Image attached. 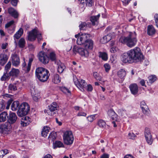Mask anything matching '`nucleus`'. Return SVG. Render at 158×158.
Masks as SVG:
<instances>
[{
  "instance_id": "37998d69",
  "label": "nucleus",
  "mask_w": 158,
  "mask_h": 158,
  "mask_svg": "<svg viewBox=\"0 0 158 158\" xmlns=\"http://www.w3.org/2000/svg\"><path fill=\"white\" fill-rule=\"evenodd\" d=\"M56 134L54 132H52L49 135L48 138L50 139V140L51 139L52 141H53L56 138Z\"/></svg>"
},
{
  "instance_id": "473e14b6",
  "label": "nucleus",
  "mask_w": 158,
  "mask_h": 158,
  "mask_svg": "<svg viewBox=\"0 0 158 158\" xmlns=\"http://www.w3.org/2000/svg\"><path fill=\"white\" fill-rule=\"evenodd\" d=\"M88 24L84 22H81L79 25L80 29L81 30H85L87 29Z\"/></svg>"
},
{
  "instance_id": "a18cd8bd",
  "label": "nucleus",
  "mask_w": 158,
  "mask_h": 158,
  "mask_svg": "<svg viewBox=\"0 0 158 158\" xmlns=\"http://www.w3.org/2000/svg\"><path fill=\"white\" fill-rule=\"evenodd\" d=\"M94 76L97 80L101 81L102 80V77L97 72H94L93 73Z\"/></svg>"
},
{
  "instance_id": "864d4df0",
  "label": "nucleus",
  "mask_w": 158,
  "mask_h": 158,
  "mask_svg": "<svg viewBox=\"0 0 158 158\" xmlns=\"http://www.w3.org/2000/svg\"><path fill=\"white\" fill-rule=\"evenodd\" d=\"M11 65V63L10 61L8 62L7 64L5 66V69L6 70V72H7L8 69L10 68Z\"/></svg>"
},
{
  "instance_id": "ddd939ff",
  "label": "nucleus",
  "mask_w": 158,
  "mask_h": 158,
  "mask_svg": "<svg viewBox=\"0 0 158 158\" xmlns=\"http://www.w3.org/2000/svg\"><path fill=\"white\" fill-rule=\"evenodd\" d=\"M49 109L50 110V112H48V114L51 116H53L55 114V112L54 111L57 109L58 108V105L56 102H53L50 106H48Z\"/></svg>"
},
{
  "instance_id": "c03bdc74",
  "label": "nucleus",
  "mask_w": 158,
  "mask_h": 158,
  "mask_svg": "<svg viewBox=\"0 0 158 158\" xmlns=\"http://www.w3.org/2000/svg\"><path fill=\"white\" fill-rule=\"evenodd\" d=\"M156 79V77L155 75H152L149 77V82L152 84Z\"/></svg>"
},
{
  "instance_id": "0eeeda50",
  "label": "nucleus",
  "mask_w": 158,
  "mask_h": 158,
  "mask_svg": "<svg viewBox=\"0 0 158 158\" xmlns=\"http://www.w3.org/2000/svg\"><path fill=\"white\" fill-rule=\"evenodd\" d=\"M64 143L67 145L72 144L73 141L74 137L72 132L67 131L64 132L63 136Z\"/></svg>"
},
{
  "instance_id": "dca6fc26",
  "label": "nucleus",
  "mask_w": 158,
  "mask_h": 158,
  "mask_svg": "<svg viewBox=\"0 0 158 158\" xmlns=\"http://www.w3.org/2000/svg\"><path fill=\"white\" fill-rule=\"evenodd\" d=\"M78 52L82 56L87 57L89 55L88 51L84 48H79L77 49Z\"/></svg>"
},
{
  "instance_id": "774afa93",
  "label": "nucleus",
  "mask_w": 158,
  "mask_h": 158,
  "mask_svg": "<svg viewBox=\"0 0 158 158\" xmlns=\"http://www.w3.org/2000/svg\"><path fill=\"white\" fill-rule=\"evenodd\" d=\"M86 115V114L84 112H79L77 114L78 116H85Z\"/></svg>"
},
{
  "instance_id": "3c124183",
  "label": "nucleus",
  "mask_w": 158,
  "mask_h": 158,
  "mask_svg": "<svg viewBox=\"0 0 158 158\" xmlns=\"http://www.w3.org/2000/svg\"><path fill=\"white\" fill-rule=\"evenodd\" d=\"M8 77L9 76L8 74L7 73H5L1 77V81H5L7 79H8Z\"/></svg>"
},
{
  "instance_id": "c9c22d12",
  "label": "nucleus",
  "mask_w": 158,
  "mask_h": 158,
  "mask_svg": "<svg viewBox=\"0 0 158 158\" xmlns=\"http://www.w3.org/2000/svg\"><path fill=\"white\" fill-rule=\"evenodd\" d=\"M17 88L15 85L10 84H9L8 87V90L9 92H11L16 90Z\"/></svg>"
},
{
  "instance_id": "72a5a7b5",
  "label": "nucleus",
  "mask_w": 158,
  "mask_h": 158,
  "mask_svg": "<svg viewBox=\"0 0 158 158\" xmlns=\"http://www.w3.org/2000/svg\"><path fill=\"white\" fill-rule=\"evenodd\" d=\"M19 69L13 68L10 72L9 74L10 76H16L19 74Z\"/></svg>"
},
{
  "instance_id": "c756f323",
  "label": "nucleus",
  "mask_w": 158,
  "mask_h": 158,
  "mask_svg": "<svg viewBox=\"0 0 158 158\" xmlns=\"http://www.w3.org/2000/svg\"><path fill=\"white\" fill-rule=\"evenodd\" d=\"M61 78L58 74H54L52 78V81L55 84H58L60 82Z\"/></svg>"
},
{
  "instance_id": "4c0bfd02",
  "label": "nucleus",
  "mask_w": 158,
  "mask_h": 158,
  "mask_svg": "<svg viewBox=\"0 0 158 158\" xmlns=\"http://www.w3.org/2000/svg\"><path fill=\"white\" fill-rule=\"evenodd\" d=\"M25 43V39L23 38H21L19 41V47L21 48H23L24 47Z\"/></svg>"
},
{
  "instance_id": "bb28decb",
  "label": "nucleus",
  "mask_w": 158,
  "mask_h": 158,
  "mask_svg": "<svg viewBox=\"0 0 158 158\" xmlns=\"http://www.w3.org/2000/svg\"><path fill=\"white\" fill-rule=\"evenodd\" d=\"M50 130V128L49 127L47 126L44 127L41 131L42 136L44 137H46L47 135V134L49 132Z\"/></svg>"
},
{
  "instance_id": "aec40b11",
  "label": "nucleus",
  "mask_w": 158,
  "mask_h": 158,
  "mask_svg": "<svg viewBox=\"0 0 158 158\" xmlns=\"http://www.w3.org/2000/svg\"><path fill=\"white\" fill-rule=\"evenodd\" d=\"M8 56L6 54H0V64L3 65L7 62Z\"/></svg>"
},
{
  "instance_id": "e2e57ef3",
  "label": "nucleus",
  "mask_w": 158,
  "mask_h": 158,
  "mask_svg": "<svg viewBox=\"0 0 158 158\" xmlns=\"http://www.w3.org/2000/svg\"><path fill=\"white\" fill-rule=\"evenodd\" d=\"M145 106H147L146 105L145 102L143 101L141 102L140 103V107L141 108H144Z\"/></svg>"
},
{
  "instance_id": "412c9836",
  "label": "nucleus",
  "mask_w": 158,
  "mask_h": 158,
  "mask_svg": "<svg viewBox=\"0 0 158 158\" xmlns=\"http://www.w3.org/2000/svg\"><path fill=\"white\" fill-rule=\"evenodd\" d=\"M113 37L111 36V34H110L107 35L106 36H103L100 39V42L102 44H105L109 41Z\"/></svg>"
},
{
  "instance_id": "49530a36",
  "label": "nucleus",
  "mask_w": 158,
  "mask_h": 158,
  "mask_svg": "<svg viewBox=\"0 0 158 158\" xmlns=\"http://www.w3.org/2000/svg\"><path fill=\"white\" fill-rule=\"evenodd\" d=\"M49 58L52 61H54L56 59V55L54 52H51L49 55Z\"/></svg>"
},
{
  "instance_id": "5701e85b",
  "label": "nucleus",
  "mask_w": 158,
  "mask_h": 158,
  "mask_svg": "<svg viewBox=\"0 0 158 158\" xmlns=\"http://www.w3.org/2000/svg\"><path fill=\"white\" fill-rule=\"evenodd\" d=\"M126 73L125 70L123 69H121L117 72V75L120 79L124 80L126 75Z\"/></svg>"
},
{
  "instance_id": "6e6552de",
  "label": "nucleus",
  "mask_w": 158,
  "mask_h": 158,
  "mask_svg": "<svg viewBox=\"0 0 158 158\" xmlns=\"http://www.w3.org/2000/svg\"><path fill=\"white\" fill-rule=\"evenodd\" d=\"M73 81L75 85L81 91H84V89L86 87L87 84L85 81L82 79L78 80L75 76H73Z\"/></svg>"
},
{
  "instance_id": "39448f33",
  "label": "nucleus",
  "mask_w": 158,
  "mask_h": 158,
  "mask_svg": "<svg viewBox=\"0 0 158 158\" xmlns=\"http://www.w3.org/2000/svg\"><path fill=\"white\" fill-rule=\"evenodd\" d=\"M30 107L28 104L26 102H23L21 104L18 111V115L22 117L27 114L30 110Z\"/></svg>"
},
{
  "instance_id": "2eb2a0df",
  "label": "nucleus",
  "mask_w": 158,
  "mask_h": 158,
  "mask_svg": "<svg viewBox=\"0 0 158 158\" xmlns=\"http://www.w3.org/2000/svg\"><path fill=\"white\" fill-rule=\"evenodd\" d=\"M8 117L7 122L11 124L15 123L17 119V116L15 113H11L9 114Z\"/></svg>"
},
{
  "instance_id": "b1692460",
  "label": "nucleus",
  "mask_w": 158,
  "mask_h": 158,
  "mask_svg": "<svg viewBox=\"0 0 158 158\" xmlns=\"http://www.w3.org/2000/svg\"><path fill=\"white\" fill-rule=\"evenodd\" d=\"M107 113L108 116L112 120H114L116 119L117 115L113 110L110 109L108 111Z\"/></svg>"
},
{
  "instance_id": "338daca9",
  "label": "nucleus",
  "mask_w": 158,
  "mask_h": 158,
  "mask_svg": "<svg viewBox=\"0 0 158 158\" xmlns=\"http://www.w3.org/2000/svg\"><path fill=\"white\" fill-rule=\"evenodd\" d=\"M87 90L89 91H91L93 89V87L91 85H89L87 86Z\"/></svg>"
},
{
  "instance_id": "5fc2aeb1",
  "label": "nucleus",
  "mask_w": 158,
  "mask_h": 158,
  "mask_svg": "<svg viewBox=\"0 0 158 158\" xmlns=\"http://www.w3.org/2000/svg\"><path fill=\"white\" fill-rule=\"evenodd\" d=\"M154 20L156 23V26L158 27V14H156L154 16Z\"/></svg>"
},
{
  "instance_id": "c85d7f7f",
  "label": "nucleus",
  "mask_w": 158,
  "mask_h": 158,
  "mask_svg": "<svg viewBox=\"0 0 158 158\" xmlns=\"http://www.w3.org/2000/svg\"><path fill=\"white\" fill-rule=\"evenodd\" d=\"M100 16V14L96 16H91L90 18V20L92 22L93 25H95L98 23V20Z\"/></svg>"
},
{
  "instance_id": "0e129e2a",
  "label": "nucleus",
  "mask_w": 158,
  "mask_h": 158,
  "mask_svg": "<svg viewBox=\"0 0 158 158\" xmlns=\"http://www.w3.org/2000/svg\"><path fill=\"white\" fill-rule=\"evenodd\" d=\"M109 154L105 153L101 156L100 158H109Z\"/></svg>"
},
{
  "instance_id": "ea45409f",
  "label": "nucleus",
  "mask_w": 158,
  "mask_h": 158,
  "mask_svg": "<svg viewBox=\"0 0 158 158\" xmlns=\"http://www.w3.org/2000/svg\"><path fill=\"white\" fill-rule=\"evenodd\" d=\"M34 56H31L29 58V62L28 64L27 68V72H28L30 70L31 66V64L32 62Z\"/></svg>"
},
{
  "instance_id": "4d7b16f0",
  "label": "nucleus",
  "mask_w": 158,
  "mask_h": 158,
  "mask_svg": "<svg viewBox=\"0 0 158 158\" xmlns=\"http://www.w3.org/2000/svg\"><path fill=\"white\" fill-rule=\"evenodd\" d=\"M14 23V20H11L8 23L6 24L5 27L6 28H8L10 27L11 25H12Z\"/></svg>"
},
{
  "instance_id": "7c9ffc66",
  "label": "nucleus",
  "mask_w": 158,
  "mask_h": 158,
  "mask_svg": "<svg viewBox=\"0 0 158 158\" xmlns=\"http://www.w3.org/2000/svg\"><path fill=\"white\" fill-rule=\"evenodd\" d=\"M19 103L18 101L14 102L11 105V108L12 110L15 111L18 109H19Z\"/></svg>"
},
{
  "instance_id": "de8ad7c7",
  "label": "nucleus",
  "mask_w": 158,
  "mask_h": 158,
  "mask_svg": "<svg viewBox=\"0 0 158 158\" xmlns=\"http://www.w3.org/2000/svg\"><path fill=\"white\" fill-rule=\"evenodd\" d=\"M135 137V134L132 132H130L128 134V138L130 139H133Z\"/></svg>"
},
{
  "instance_id": "a19ab883",
  "label": "nucleus",
  "mask_w": 158,
  "mask_h": 158,
  "mask_svg": "<svg viewBox=\"0 0 158 158\" xmlns=\"http://www.w3.org/2000/svg\"><path fill=\"white\" fill-rule=\"evenodd\" d=\"M143 112L146 115H148L150 113V110L148 106H145L144 108H142Z\"/></svg>"
},
{
  "instance_id": "a211bd4d",
  "label": "nucleus",
  "mask_w": 158,
  "mask_h": 158,
  "mask_svg": "<svg viewBox=\"0 0 158 158\" xmlns=\"http://www.w3.org/2000/svg\"><path fill=\"white\" fill-rule=\"evenodd\" d=\"M129 88L131 93L133 95L137 94L138 92V88L136 84H131L129 86Z\"/></svg>"
},
{
  "instance_id": "f704fd0d",
  "label": "nucleus",
  "mask_w": 158,
  "mask_h": 158,
  "mask_svg": "<svg viewBox=\"0 0 158 158\" xmlns=\"http://www.w3.org/2000/svg\"><path fill=\"white\" fill-rule=\"evenodd\" d=\"M64 145L62 142L60 141H56L53 143V148H60L63 147Z\"/></svg>"
},
{
  "instance_id": "cd10ccee",
  "label": "nucleus",
  "mask_w": 158,
  "mask_h": 158,
  "mask_svg": "<svg viewBox=\"0 0 158 158\" xmlns=\"http://www.w3.org/2000/svg\"><path fill=\"white\" fill-rule=\"evenodd\" d=\"M8 114L6 112L4 111L0 114V122H5L8 117Z\"/></svg>"
},
{
  "instance_id": "423d86ee",
  "label": "nucleus",
  "mask_w": 158,
  "mask_h": 158,
  "mask_svg": "<svg viewBox=\"0 0 158 158\" xmlns=\"http://www.w3.org/2000/svg\"><path fill=\"white\" fill-rule=\"evenodd\" d=\"M38 38L39 42L42 39L41 34L36 29H34L29 32L28 39L30 41L35 40L36 38Z\"/></svg>"
},
{
  "instance_id": "1a4fd4ad",
  "label": "nucleus",
  "mask_w": 158,
  "mask_h": 158,
  "mask_svg": "<svg viewBox=\"0 0 158 158\" xmlns=\"http://www.w3.org/2000/svg\"><path fill=\"white\" fill-rule=\"evenodd\" d=\"M11 129V125L7 122L0 126V132L1 133L7 134Z\"/></svg>"
},
{
  "instance_id": "79ce46f5",
  "label": "nucleus",
  "mask_w": 158,
  "mask_h": 158,
  "mask_svg": "<svg viewBox=\"0 0 158 158\" xmlns=\"http://www.w3.org/2000/svg\"><path fill=\"white\" fill-rule=\"evenodd\" d=\"M5 107V104L4 101L2 99H0V112L3 110Z\"/></svg>"
},
{
  "instance_id": "4be33fe9",
  "label": "nucleus",
  "mask_w": 158,
  "mask_h": 158,
  "mask_svg": "<svg viewBox=\"0 0 158 158\" xmlns=\"http://www.w3.org/2000/svg\"><path fill=\"white\" fill-rule=\"evenodd\" d=\"M8 12L9 14L15 18H18L19 14L18 12L13 8L12 7L9 8L8 10Z\"/></svg>"
},
{
  "instance_id": "09e8293b",
  "label": "nucleus",
  "mask_w": 158,
  "mask_h": 158,
  "mask_svg": "<svg viewBox=\"0 0 158 158\" xmlns=\"http://www.w3.org/2000/svg\"><path fill=\"white\" fill-rule=\"evenodd\" d=\"M104 67L105 68V70L106 72H108L110 69V67L108 64H104Z\"/></svg>"
},
{
  "instance_id": "69168bd1",
  "label": "nucleus",
  "mask_w": 158,
  "mask_h": 158,
  "mask_svg": "<svg viewBox=\"0 0 158 158\" xmlns=\"http://www.w3.org/2000/svg\"><path fill=\"white\" fill-rule=\"evenodd\" d=\"M22 66H23V67L24 68L23 69L24 70H25L27 72V66L26 63L25 61L23 64Z\"/></svg>"
},
{
  "instance_id": "9b49d317",
  "label": "nucleus",
  "mask_w": 158,
  "mask_h": 158,
  "mask_svg": "<svg viewBox=\"0 0 158 158\" xmlns=\"http://www.w3.org/2000/svg\"><path fill=\"white\" fill-rule=\"evenodd\" d=\"M31 92L33 100L35 102H38L40 98L39 94L38 91L36 90L35 86L31 87Z\"/></svg>"
},
{
  "instance_id": "bf43d9fd",
  "label": "nucleus",
  "mask_w": 158,
  "mask_h": 158,
  "mask_svg": "<svg viewBox=\"0 0 158 158\" xmlns=\"http://www.w3.org/2000/svg\"><path fill=\"white\" fill-rule=\"evenodd\" d=\"M10 1H11V3L13 6H17L18 0H10Z\"/></svg>"
},
{
  "instance_id": "4468645a",
  "label": "nucleus",
  "mask_w": 158,
  "mask_h": 158,
  "mask_svg": "<svg viewBox=\"0 0 158 158\" xmlns=\"http://www.w3.org/2000/svg\"><path fill=\"white\" fill-rule=\"evenodd\" d=\"M145 133V136L147 143L150 145L152 144L153 139L150 130L148 129H146Z\"/></svg>"
},
{
  "instance_id": "9d476101",
  "label": "nucleus",
  "mask_w": 158,
  "mask_h": 158,
  "mask_svg": "<svg viewBox=\"0 0 158 158\" xmlns=\"http://www.w3.org/2000/svg\"><path fill=\"white\" fill-rule=\"evenodd\" d=\"M39 59L40 61L44 64H46L48 63L49 58L46 54L42 52H40L39 54Z\"/></svg>"
},
{
  "instance_id": "e433bc0d",
  "label": "nucleus",
  "mask_w": 158,
  "mask_h": 158,
  "mask_svg": "<svg viewBox=\"0 0 158 158\" xmlns=\"http://www.w3.org/2000/svg\"><path fill=\"white\" fill-rule=\"evenodd\" d=\"M98 125L100 127L104 128L106 126V123L103 120L100 119L98 122Z\"/></svg>"
},
{
  "instance_id": "052dcab7",
  "label": "nucleus",
  "mask_w": 158,
  "mask_h": 158,
  "mask_svg": "<svg viewBox=\"0 0 158 158\" xmlns=\"http://www.w3.org/2000/svg\"><path fill=\"white\" fill-rule=\"evenodd\" d=\"M21 124L22 126L24 127L26 126L29 124L28 123V122H24L22 120L21 122Z\"/></svg>"
},
{
  "instance_id": "6ab92c4d",
  "label": "nucleus",
  "mask_w": 158,
  "mask_h": 158,
  "mask_svg": "<svg viewBox=\"0 0 158 158\" xmlns=\"http://www.w3.org/2000/svg\"><path fill=\"white\" fill-rule=\"evenodd\" d=\"M56 63L57 65V71L59 73H61L65 68V66L64 64L61 63L60 60L56 61Z\"/></svg>"
},
{
  "instance_id": "f8f14e48",
  "label": "nucleus",
  "mask_w": 158,
  "mask_h": 158,
  "mask_svg": "<svg viewBox=\"0 0 158 158\" xmlns=\"http://www.w3.org/2000/svg\"><path fill=\"white\" fill-rule=\"evenodd\" d=\"M11 58L13 65L17 66L19 64L20 62L19 58L16 53L12 54Z\"/></svg>"
},
{
  "instance_id": "393cba45",
  "label": "nucleus",
  "mask_w": 158,
  "mask_h": 158,
  "mask_svg": "<svg viewBox=\"0 0 158 158\" xmlns=\"http://www.w3.org/2000/svg\"><path fill=\"white\" fill-rule=\"evenodd\" d=\"M156 30L152 25H149L148 27L147 33L150 35H152L155 33Z\"/></svg>"
},
{
  "instance_id": "6e6d98bb",
  "label": "nucleus",
  "mask_w": 158,
  "mask_h": 158,
  "mask_svg": "<svg viewBox=\"0 0 158 158\" xmlns=\"http://www.w3.org/2000/svg\"><path fill=\"white\" fill-rule=\"evenodd\" d=\"M62 91L64 93H70V91L67 88L65 87H62L61 88Z\"/></svg>"
},
{
  "instance_id": "2f4dec72",
  "label": "nucleus",
  "mask_w": 158,
  "mask_h": 158,
  "mask_svg": "<svg viewBox=\"0 0 158 158\" xmlns=\"http://www.w3.org/2000/svg\"><path fill=\"white\" fill-rule=\"evenodd\" d=\"M23 30L22 28H20L19 30L16 32L14 35V37L16 39H19L23 35Z\"/></svg>"
},
{
  "instance_id": "20e7f679",
  "label": "nucleus",
  "mask_w": 158,
  "mask_h": 158,
  "mask_svg": "<svg viewBox=\"0 0 158 158\" xmlns=\"http://www.w3.org/2000/svg\"><path fill=\"white\" fill-rule=\"evenodd\" d=\"M75 36L77 38V44L80 45L85 44L90 38V35L86 33L82 34L81 35L79 33L76 35Z\"/></svg>"
},
{
  "instance_id": "f03ea898",
  "label": "nucleus",
  "mask_w": 158,
  "mask_h": 158,
  "mask_svg": "<svg viewBox=\"0 0 158 158\" xmlns=\"http://www.w3.org/2000/svg\"><path fill=\"white\" fill-rule=\"evenodd\" d=\"M130 61L137 62L141 61L143 59V57L141 53V51L138 48L131 49L128 52Z\"/></svg>"
},
{
  "instance_id": "58836bf2",
  "label": "nucleus",
  "mask_w": 158,
  "mask_h": 158,
  "mask_svg": "<svg viewBox=\"0 0 158 158\" xmlns=\"http://www.w3.org/2000/svg\"><path fill=\"white\" fill-rule=\"evenodd\" d=\"M99 56L104 60H106L107 59V55L105 52H99Z\"/></svg>"
},
{
  "instance_id": "a878e982",
  "label": "nucleus",
  "mask_w": 158,
  "mask_h": 158,
  "mask_svg": "<svg viewBox=\"0 0 158 158\" xmlns=\"http://www.w3.org/2000/svg\"><path fill=\"white\" fill-rule=\"evenodd\" d=\"M85 44V49H88L90 50H92L93 48L94 42L93 41L89 39Z\"/></svg>"
},
{
  "instance_id": "680f3d73",
  "label": "nucleus",
  "mask_w": 158,
  "mask_h": 158,
  "mask_svg": "<svg viewBox=\"0 0 158 158\" xmlns=\"http://www.w3.org/2000/svg\"><path fill=\"white\" fill-rule=\"evenodd\" d=\"M8 44L6 43H3L1 45V48L2 49H6L8 46Z\"/></svg>"
},
{
  "instance_id": "7ed1b4c3",
  "label": "nucleus",
  "mask_w": 158,
  "mask_h": 158,
  "mask_svg": "<svg viewBox=\"0 0 158 158\" xmlns=\"http://www.w3.org/2000/svg\"><path fill=\"white\" fill-rule=\"evenodd\" d=\"M35 75L39 80L42 82L46 81L49 78L50 74L49 71L46 69L42 68L39 67L35 70Z\"/></svg>"
},
{
  "instance_id": "13d9d810",
  "label": "nucleus",
  "mask_w": 158,
  "mask_h": 158,
  "mask_svg": "<svg viewBox=\"0 0 158 158\" xmlns=\"http://www.w3.org/2000/svg\"><path fill=\"white\" fill-rule=\"evenodd\" d=\"M86 5L88 6H91L92 4V0H85Z\"/></svg>"
},
{
  "instance_id": "603ef678",
  "label": "nucleus",
  "mask_w": 158,
  "mask_h": 158,
  "mask_svg": "<svg viewBox=\"0 0 158 158\" xmlns=\"http://www.w3.org/2000/svg\"><path fill=\"white\" fill-rule=\"evenodd\" d=\"M95 118V115H91L88 116L87 119L89 121L91 122L93 121Z\"/></svg>"
},
{
  "instance_id": "f3484780",
  "label": "nucleus",
  "mask_w": 158,
  "mask_h": 158,
  "mask_svg": "<svg viewBox=\"0 0 158 158\" xmlns=\"http://www.w3.org/2000/svg\"><path fill=\"white\" fill-rule=\"evenodd\" d=\"M122 61L124 63H132L130 61V59L129 58V56L128 52L123 53L122 55Z\"/></svg>"
},
{
  "instance_id": "8fccbe9b",
  "label": "nucleus",
  "mask_w": 158,
  "mask_h": 158,
  "mask_svg": "<svg viewBox=\"0 0 158 158\" xmlns=\"http://www.w3.org/2000/svg\"><path fill=\"white\" fill-rule=\"evenodd\" d=\"M22 119L24 122H28L29 124L31 122V118L28 117L23 116L22 118Z\"/></svg>"
},
{
  "instance_id": "f257e3e1",
  "label": "nucleus",
  "mask_w": 158,
  "mask_h": 158,
  "mask_svg": "<svg viewBox=\"0 0 158 158\" xmlns=\"http://www.w3.org/2000/svg\"><path fill=\"white\" fill-rule=\"evenodd\" d=\"M119 41L130 48L135 46L136 44L137 40L135 32H129L127 36H122L119 39Z\"/></svg>"
}]
</instances>
